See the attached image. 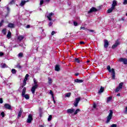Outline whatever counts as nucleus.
<instances>
[{"instance_id":"f257e3e1","label":"nucleus","mask_w":127,"mask_h":127,"mask_svg":"<svg viewBox=\"0 0 127 127\" xmlns=\"http://www.w3.org/2000/svg\"><path fill=\"white\" fill-rule=\"evenodd\" d=\"M33 81H34V84H32L33 86L32 87L31 91L32 94H35L36 89H37V88H38V84L37 83V80L35 79V78L33 79Z\"/></svg>"},{"instance_id":"f03ea898","label":"nucleus","mask_w":127,"mask_h":127,"mask_svg":"<svg viewBox=\"0 0 127 127\" xmlns=\"http://www.w3.org/2000/svg\"><path fill=\"white\" fill-rule=\"evenodd\" d=\"M113 110H110L109 114L107 117L106 124H109L111 120H112V118L113 117Z\"/></svg>"},{"instance_id":"7ed1b4c3","label":"nucleus","mask_w":127,"mask_h":127,"mask_svg":"<svg viewBox=\"0 0 127 127\" xmlns=\"http://www.w3.org/2000/svg\"><path fill=\"white\" fill-rule=\"evenodd\" d=\"M124 85V83L123 82H121L119 84V85L118 87H117L115 90V92L116 93H118V92H119V91H120V90L123 89V86Z\"/></svg>"},{"instance_id":"20e7f679","label":"nucleus","mask_w":127,"mask_h":127,"mask_svg":"<svg viewBox=\"0 0 127 127\" xmlns=\"http://www.w3.org/2000/svg\"><path fill=\"white\" fill-rule=\"evenodd\" d=\"M80 101H81V98L78 97L77 98H75V101L74 103V107H78V104H79Z\"/></svg>"},{"instance_id":"39448f33","label":"nucleus","mask_w":127,"mask_h":127,"mask_svg":"<svg viewBox=\"0 0 127 127\" xmlns=\"http://www.w3.org/2000/svg\"><path fill=\"white\" fill-rule=\"evenodd\" d=\"M120 62H123V64H125V65H127V59L126 58H121L119 59Z\"/></svg>"},{"instance_id":"423d86ee","label":"nucleus","mask_w":127,"mask_h":127,"mask_svg":"<svg viewBox=\"0 0 127 127\" xmlns=\"http://www.w3.org/2000/svg\"><path fill=\"white\" fill-rule=\"evenodd\" d=\"M98 9L94 7H92L88 11V13H92V12H95L97 11Z\"/></svg>"},{"instance_id":"0eeeda50","label":"nucleus","mask_w":127,"mask_h":127,"mask_svg":"<svg viewBox=\"0 0 127 127\" xmlns=\"http://www.w3.org/2000/svg\"><path fill=\"white\" fill-rule=\"evenodd\" d=\"M111 73L112 79H113V80H115V79H116V72H115V69L114 68H112Z\"/></svg>"},{"instance_id":"6e6552de","label":"nucleus","mask_w":127,"mask_h":127,"mask_svg":"<svg viewBox=\"0 0 127 127\" xmlns=\"http://www.w3.org/2000/svg\"><path fill=\"white\" fill-rule=\"evenodd\" d=\"M31 121H32V115L29 114L28 116L27 123L30 124V123H31Z\"/></svg>"},{"instance_id":"1a4fd4ad","label":"nucleus","mask_w":127,"mask_h":127,"mask_svg":"<svg viewBox=\"0 0 127 127\" xmlns=\"http://www.w3.org/2000/svg\"><path fill=\"white\" fill-rule=\"evenodd\" d=\"M54 15V13L51 12V13H50L48 14V15H47V18L49 19V20H50V21L52 20V17Z\"/></svg>"},{"instance_id":"9d476101","label":"nucleus","mask_w":127,"mask_h":127,"mask_svg":"<svg viewBox=\"0 0 127 127\" xmlns=\"http://www.w3.org/2000/svg\"><path fill=\"white\" fill-rule=\"evenodd\" d=\"M4 107L7 110H11V106L7 103H6L4 105Z\"/></svg>"},{"instance_id":"9b49d317","label":"nucleus","mask_w":127,"mask_h":127,"mask_svg":"<svg viewBox=\"0 0 127 127\" xmlns=\"http://www.w3.org/2000/svg\"><path fill=\"white\" fill-rule=\"evenodd\" d=\"M118 45H120V42L118 40H117L115 42V44L112 46V48L113 49H115V48H116V47H117Z\"/></svg>"},{"instance_id":"f8f14e48","label":"nucleus","mask_w":127,"mask_h":127,"mask_svg":"<svg viewBox=\"0 0 127 127\" xmlns=\"http://www.w3.org/2000/svg\"><path fill=\"white\" fill-rule=\"evenodd\" d=\"M67 114H73V113H74V112H75V109H68L66 111Z\"/></svg>"},{"instance_id":"ddd939ff","label":"nucleus","mask_w":127,"mask_h":127,"mask_svg":"<svg viewBox=\"0 0 127 127\" xmlns=\"http://www.w3.org/2000/svg\"><path fill=\"white\" fill-rule=\"evenodd\" d=\"M108 46H109V42L107 40H104V47H105V48H108Z\"/></svg>"},{"instance_id":"4468645a","label":"nucleus","mask_w":127,"mask_h":127,"mask_svg":"<svg viewBox=\"0 0 127 127\" xmlns=\"http://www.w3.org/2000/svg\"><path fill=\"white\" fill-rule=\"evenodd\" d=\"M7 9V14L5 16V17H6L8 14H9V12H10V8H9V7L8 6H6Z\"/></svg>"},{"instance_id":"2eb2a0df","label":"nucleus","mask_w":127,"mask_h":127,"mask_svg":"<svg viewBox=\"0 0 127 127\" xmlns=\"http://www.w3.org/2000/svg\"><path fill=\"white\" fill-rule=\"evenodd\" d=\"M24 38V36L20 35L17 37V39L19 41H21Z\"/></svg>"},{"instance_id":"dca6fc26","label":"nucleus","mask_w":127,"mask_h":127,"mask_svg":"<svg viewBox=\"0 0 127 127\" xmlns=\"http://www.w3.org/2000/svg\"><path fill=\"white\" fill-rule=\"evenodd\" d=\"M8 27H9L10 28H14V24L9 23L8 25Z\"/></svg>"},{"instance_id":"f3484780","label":"nucleus","mask_w":127,"mask_h":127,"mask_svg":"<svg viewBox=\"0 0 127 127\" xmlns=\"http://www.w3.org/2000/svg\"><path fill=\"white\" fill-rule=\"evenodd\" d=\"M27 1H28V0H27V1L21 0V3H20V5L21 6H23V5H24V4H25V3H26V2H27Z\"/></svg>"},{"instance_id":"a211bd4d","label":"nucleus","mask_w":127,"mask_h":127,"mask_svg":"<svg viewBox=\"0 0 127 127\" xmlns=\"http://www.w3.org/2000/svg\"><path fill=\"white\" fill-rule=\"evenodd\" d=\"M55 69V71H57V72H59V71H60V66H59V65H56Z\"/></svg>"},{"instance_id":"6ab92c4d","label":"nucleus","mask_w":127,"mask_h":127,"mask_svg":"<svg viewBox=\"0 0 127 127\" xmlns=\"http://www.w3.org/2000/svg\"><path fill=\"white\" fill-rule=\"evenodd\" d=\"M84 80H82V79H76L74 80V82H75V83H83Z\"/></svg>"},{"instance_id":"aec40b11","label":"nucleus","mask_w":127,"mask_h":127,"mask_svg":"<svg viewBox=\"0 0 127 127\" xmlns=\"http://www.w3.org/2000/svg\"><path fill=\"white\" fill-rule=\"evenodd\" d=\"M116 5H117V0H114L112 3V7L115 8Z\"/></svg>"},{"instance_id":"412c9836","label":"nucleus","mask_w":127,"mask_h":127,"mask_svg":"<svg viewBox=\"0 0 127 127\" xmlns=\"http://www.w3.org/2000/svg\"><path fill=\"white\" fill-rule=\"evenodd\" d=\"M115 9V8H113V7H111L110 8H109L108 11H107V12L108 13H111V12H113V10Z\"/></svg>"},{"instance_id":"4be33fe9","label":"nucleus","mask_w":127,"mask_h":127,"mask_svg":"<svg viewBox=\"0 0 127 127\" xmlns=\"http://www.w3.org/2000/svg\"><path fill=\"white\" fill-rule=\"evenodd\" d=\"M48 84H49V85H51V84H52L53 83V81H52V79L50 77H48Z\"/></svg>"},{"instance_id":"5701e85b","label":"nucleus","mask_w":127,"mask_h":127,"mask_svg":"<svg viewBox=\"0 0 127 127\" xmlns=\"http://www.w3.org/2000/svg\"><path fill=\"white\" fill-rule=\"evenodd\" d=\"M25 92H26V88L24 87L22 92V96H24V95H25Z\"/></svg>"},{"instance_id":"b1692460","label":"nucleus","mask_w":127,"mask_h":127,"mask_svg":"<svg viewBox=\"0 0 127 127\" xmlns=\"http://www.w3.org/2000/svg\"><path fill=\"white\" fill-rule=\"evenodd\" d=\"M113 99V97L112 96H110L107 98V103H109V102H111L112 101V99Z\"/></svg>"},{"instance_id":"393cba45","label":"nucleus","mask_w":127,"mask_h":127,"mask_svg":"<svg viewBox=\"0 0 127 127\" xmlns=\"http://www.w3.org/2000/svg\"><path fill=\"white\" fill-rule=\"evenodd\" d=\"M103 92H104V87L101 86L100 89L98 91V94H101V93H103Z\"/></svg>"},{"instance_id":"a878e982","label":"nucleus","mask_w":127,"mask_h":127,"mask_svg":"<svg viewBox=\"0 0 127 127\" xmlns=\"http://www.w3.org/2000/svg\"><path fill=\"white\" fill-rule=\"evenodd\" d=\"M22 112H23L22 109H21L18 115V117H19V118H20V117H21V114H22Z\"/></svg>"},{"instance_id":"bb28decb","label":"nucleus","mask_w":127,"mask_h":127,"mask_svg":"<svg viewBox=\"0 0 127 127\" xmlns=\"http://www.w3.org/2000/svg\"><path fill=\"white\" fill-rule=\"evenodd\" d=\"M24 98H26L27 100L29 99V96L27 94H24V95H22Z\"/></svg>"},{"instance_id":"cd10ccee","label":"nucleus","mask_w":127,"mask_h":127,"mask_svg":"<svg viewBox=\"0 0 127 127\" xmlns=\"http://www.w3.org/2000/svg\"><path fill=\"white\" fill-rule=\"evenodd\" d=\"M7 37L8 38H10L11 37V33L9 31H8V34L7 35Z\"/></svg>"},{"instance_id":"c85d7f7f","label":"nucleus","mask_w":127,"mask_h":127,"mask_svg":"<svg viewBox=\"0 0 127 127\" xmlns=\"http://www.w3.org/2000/svg\"><path fill=\"white\" fill-rule=\"evenodd\" d=\"M79 112H81V110H80V109H77L74 112V115H77V114H78V113H79Z\"/></svg>"},{"instance_id":"c756f323","label":"nucleus","mask_w":127,"mask_h":127,"mask_svg":"<svg viewBox=\"0 0 127 127\" xmlns=\"http://www.w3.org/2000/svg\"><path fill=\"white\" fill-rule=\"evenodd\" d=\"M107 70H108L109 72H110V73L112 72V69H111V66H107Z\"/></svg>"},{"instance_id":"7c9ffc66","label":"nucleus","mask_w":127,"mask_h":127,"mask_svg":"<svg viewBox=\"0 0 127 127\" xmlns=\"http://www.w3.org/2000/svg\"><path fill=\"white\" fill-rule=\"evenodd\" d=\"M2 33H3V34L4 35H5V34H6V29H3L2 30Z\"/></svg>"},{"instance_id":"2f4dec72","label":"nucleus","mask_w":127,"mask_h":127,"mask_svg":"<svg viewBox=\"0 0 127 127\" xmlns=\"http://www.w3.org/2000/svg\"><path fill=\"white\" fill-rule=\"evenodd\" d=\"M50 95H52L53 99L54 100V95L53 94V92H52V90H50Z\"/></svg>"},{"instance_id":"473e14b6","label":"nucleus","mask_w":127,"mask_h":127,"mask_svg":"<svg viewBox=\"0 0 127 127\" xmlns=\"http://www.w3.org/2000/svg\"><path fill=\"white\" fill-rule=\"evenodd\" d=\"M6 67H7V65H6V64H1V68H6Z\"/></svg>"},{"instance_id":"72a5a7b5","label":"nucleus","mask_w":127,"mask_h":127,"mask_svg":"<svg viewBox=\"0 0 127 127\" xmlns=\"http://www.w3.org/2000/svg\"><path fill=\"white\" fill-rule=\"evenodd\" d=\"M3 22H4V21L3 20H1V21L0 22V27H1V26H2Z\"/></svg>"},{"instance_id":"f704fd0d","label":"nucleus","mask_w":127,"mask_h":127,"mask_svg":"<svg viewBox=\"0 0 127 127\" xmlns=\"http://www.w3.org/2000/svg\"><path fill=\"white\" fill-rule=\"evenodd\" d=\"M71 96V93L69 92L65 94V97H67V98H69Z\"/></svg>"},{"instance_id":"c9c22d12","label":"nucleus","mask_w":127,"mask_h":127,"mask_svg":"<svg viewBox=\"0 0 127 127\" xmlns=\"http://www.w3.org/2000/svg\"><path fill=\"white\" fill-rule=\"evenodd\" d=\"M11 72L12 74H15L16 73V71L15 70V69L13 68L12 69Z\"/></svg>"},{"instance_id":"e433bc0d","label":"nucleus","mask_w":127,"mask_h":127,"mask_svg":"<svg viewBox=\"0 0 127 127\" xmlns=\"http://www.w3.org/2000/svg\"><path fill=\"white\" fill-rule=\"evenodd\" d=\"M52 119V116L50 115V116H49V118H48V121L49 122H50V121H51Z\"/></svg>"},{"instance_id":"4c0bfd02","label":"nucleus","mask_w":127,"mask_h":127,"mask_svg":"<svg viewBox=\"0 0 127 127\" xmlns=\"http://www.w3.org/2000/svg\"><path fill=\"white\" fill-rule=\"evenodd\" d=\"M23 56V54L22 53H20L18 55V57L21 58Z\"/></svg>"},{"instance_id":"58836bf2","label":"nucleus","mask_w":127,"mask_h":127,"mask_svg":"<svg viewBox=\"0 0 127 127\" xmlns=\"http://www.w3.org/2000/svg\"><path fill=\"white\" fill-rule=\"evenodd\" d=\"M1 116H2V118H4V116H5V114H4V112H2L1 113Z\"/></svg>"},{"instance_id":"ea45409f","label":"nucleus","mask_w":127,"mask_h":127,"mask_svg":"<svg viewBox=\"0 0 127 127\" xmlns=\"http://www.w3.org/2000/svg\"><path fill=\"white\" fill-rule=\"evenodd\" d=\"M124 114L127 115V107H126L125 111H124Z\"/></svg>"},{"instance_id":"a19ab883","label":"nucleus","mask_w":127,"mask_h":127,"mask_svg":"<svg viewBox=\"0 0 127 127\" xmlns=\"http://www.w3.org/2000/svg\"><path fill=\"white\" fill-rule=\"evenodd\" d=\"M43 2H44V1L43 0H40V5H42V4H43Z\"/></svg>"},{"instance_id":"79ce46f5","label":"nucleus","mask_w":127,"mask_h":127,"mask_svg":"<svg viewBox=\"0 0 127 127\" xmlns=\"http://www.w3.org/2000/svg\"><path fill=\"white\" fill-rule=\"evenodd\" d=\"M75 62H76L77 63H80V60H79V59L76 58V59H75Z\"/></svg>"},{"instance_id":"37998d69","label":"nucleus","mask_w":127,"mask_h":127,"mask_svg":"<svg viewBox=\"0 0 127 127\" xmlns=\"http://www.w3.org/2000/svg\"><path fill=\"white\" fill-rule=\"evenodd\" d=\"M73 25H74V26H78V23L76 21H74L73 22Z\"/></svg>"},{"instance_id":"c03bdc74","label":"nucleus","mask_w":127,"mask_h":127,"mask_svg":"<svg viewBox=\"0 0 127 127\" xmlns=\"http://www.w3.org/2000/svg\"><path fill=\"white\" fill-rule=\"evenodd\" d=\"M16 67L18 68V69H21V66H20V65H19V64H18L16 65Z\"/></svg>"},{"instance_id":"a18cd8bd","label":"nucleus","mask_w":127,"mask_h":127,"mask_svg":"<svg viewBox=\"0 0 127 127\" xmlns=\"http://www.w3.org/2000/svg\"><path fill=\"white\" fill-rule=\"evenodd\" d=\"M25 85H26V81H23L22 87H24V86H25Z\"/></svg>"},{"instance_id":"49530a36","label":"nucleus","mask_w":127,"mask_h":127,"mask_svg":"<svg viewBox=\"0 0 127 127\" xmlns=\"http://www.w3.org/2000/svg\"><path fill=\"white\" fill-rule=\"evenodd\" d=\"M51 0H45L44 2H47V3H49Z\"/></svg>"},{"instance_id":"de8ad7c7","label":"nucleus","mask_w":127,"mask_h":127,"mask_svg":"<svg viewBox=\"0 0 127 127\" xmlns=\"http://www.w3.org/2000/svg\"><path fill=\"white\" fill-rule=\"evenodd\" d=\"M14 2V1H13V0H12V1H11L10 2H9V3H8V4H12Z\"/></svg>"},{"instance_id":"09e8293b","label":"nucleus","mask_w":127,"mask_h":127,"mask_svg":"<svg viewBox=\"0 0 127 127\" xmlns=\"http://www.w3.org/2000/svg\"><path fill=\"white\" fill-rule=\"evenodd\" d=\"M87 31H88L89 32H94V31L93 30L87 29Z\"/></svg>"},{"instance_id":"8fccbe9b","label":"nucleus","mask_w":127,"mask_h":127,"mask_svg":"<svg viewBox=\"0 0 127 127\" xmlns=\"http://www.w3.org/2000/svg\"><path fill=\"white\" fill-rule=\"evenodd\" d=\"M111 127H117L116 124H113L111 126Z\"/></svg>"},{"instance_id":"3c124183","label":"nucleus","mask_w":127,"mask_h":127,"mask_svg":"<svg viewBox=\"0 0 127 127\" xmlns=\"http://www.w3.org/2000/svg\"><path fill=\"white\" fill-rule=\"evenodd\" d=\"M3 103V101L2 100V98H0V104H2Z\"/></svg>"},{"instance_id":"603ef678","label":"nucleus","mask_w":127,"mask_h":127,"mask_svg":"<svg viewBox=\"0 0 127 127\" xmlns=\"http://www.w3.org/2000/svg\"><path fill=\"white\" fill-rule=\"evenodd\" d=\"M123 3L124 4H127V0H124Z\"/></svg>"},{"instance_id":"864d4df0","label":"nucleus","mask_w":127,"mask_h":127,"mask_svg":"<svg viewBox=\"0 0 127 127\" xmlns=\"http://www.w3.org/2000/svg\"><path fill=\"white\" fill-rule=\"evenodd\" d=\"M80 29H83V30H85L86 28L85 27H80Z\"/></svg>"},{"instance_id":"5fc2aeb1","label":"nucleus","mask_w":127,"mask_h":127,"mask_svg":"<svg viewBox=\"0 0 127 127\" xmlns=\"http://www.w3.org/2000/svg\"><path fill=\"white\" fill-rule=\"evenodd\" d=\"M52 24H53V23L52 22H50L49 23V26H51V25H52Z\"/></svg>"},{"instance_id":"6e6d98bb","label":"nucleus","mask_w":127,"mask_h":127,"mask_svg":"<svg viewBox=\"0 0 127 127\" xmlns=\"http://www.w3.org/2000/svg\"><path fill=\"white\" fill-rule=\"evenodd\" d=\"M29 77V75H28V74H27L26 75H25V78L28 79V78Z\"/></svg>"},{"instance_id":"4d7b16f0","label":"nucleus","mask_w":127,"mask_h":127,"mask_svg":"<svg viewBox=\"0 0 127 127\" xmlns=\"http://www.w3.org/2000/svg\"><path fill=\"white\" fill-rule=\"evenodd\" d=\"M55 33H56L55 31H53L52 32V33H51V34H52V35H54L55 34Z\"/></svg>"},{"instance_id":"13d9d810","label":"nucleus","mask_w":127,"mask_h":127,"mask_svg":"<svg viewBox=\"0 0 127 127\" xmlns=\"http://www.w3.org/2000/svg\"><path fill=\"white\" fill-rule=\"evenodd\" d=\"M20 46H21V47H24V44H23V43H21L20 44Z\"/></svg>"},{"instance_id":"bf43d9fd","label":"nucleus","mask_w":127,"mask_h":127,"mask_svg":"<svg viewBox=\"0 0 127 127\" xmlns=\"http://www.w3.org/2000/svg\"><path fill=\"white\" fill-rule=\"evenodd\" d=\"M96 107H97V105H96V104H93V108H94V109H96Z\"/></svg>"},{"instance_id":"052dcab7","label":"nucleus","mask_w":127,"mask_h":127,"mask_svg":"<svg viewBox=\"0 0 127 127\" xmlns=\"http://www.w3.org/2000/svg\"><path fill=\"white\" fill-rule=\"evenodd\" d=\"M3 56V53L0 52V56Z\"/></svg>"},{"instance_id":"680f3d73","label":"nucleus","mask_w":127,"mask_h":127,"mask_svg":"<svg viewBox=\"0 0 127 127\" xmlns=\"http://www.w3.org/2000/svg\"><path fill=\"white\" fill-rule=\"evenodd\" d=\"M30 25H27L26 26V28H30Z\"/></svg>"},{"instance_id":"e2e57ef3","label":"nucleus","mask_w":127,"mask_h":127,"mask_svg":"<svg viewBox=\"0 0 127 127\" xmlns=\"http://www.w3.org/2000/svg\"><path fill=\"white\" fill-rule=\"evenodd\" d=\"M27 79L28 78H26L25 77V78L24 79V81L26 82L27 81Z\"/></svg>"},{"instance_id":"0e129e2a","label":"nucleus","mask_w":127,"mask_h":127,"mask_svg":"<svg viewBox=\"0 0 127 127\" xmlns=\"http://www.w3.org/2000/svg\"><path fill=\"white\" fill-rule=\"evenodd\" d=\"M75 76H79V73L77 72V73H75Z\"/></svg>"},{"instance_id":"69168bd1","label":"nucleus","mask_w":127,"mask_h":127,"mask_svg":"<svg viewBox=\"0 0 127 127\" xmlns=\"http://www.w3.org/2000/svg\"><path fill=\"white\" fill-rule=\"evenodd\" d=\"M85 43L84 42H80V44H84Z\"/></svg>"},{"instance_id":"338daca9","label":"nucleus","mask_w":127,"mask_h":127,"mask_svg":"<svg viewBox=\"0 0 127 127\" xmlns=\"http://www.w3.org/2000/svg\"><path fill=\"white\" fill-rule=\"evenodd\" d=\"M40 29H41L43 32L44 31V29H43L42 28H40Z\"/></svg>"},{"instance_id":"774afa93","label":"nucleus","mask_w":127,"mask_h":127,"mask_svg":"<svg viewBox=\"0 0 127 127\" xmlns=\"http://www.w3.org/2000/svg\"><path fill=\"white\" fill-rule=\"evenodd\" d=\"M117 96L118 97H120V96H121V94H120V93H119V94H118L117 95Z\"/></svg>"}]
</instances>
